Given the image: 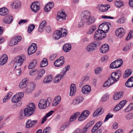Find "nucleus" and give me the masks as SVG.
<instances>
[{
	"mask_svg": "<svg viewBox=\"0 0 133 133\" xmlns=\"http://www.w3.org/2000/svg\"><path fill=\"white\" fill-rule=\"evenodd\" d=\"M121 75L120 71L117 72H114L111 74L110 76L109 77L107 81H106L103 85V87H109L111 85L113 84L117 81H118Z\"/></svg>",
	"mask_w": 133,
	"mask_h": 133,
	"instance_id": "1",
	"label": "nucleus"
},
{
	"mask_svg": "<svg viewBox=\"0 0 133 133\" xmlns=\"http://www.w3.org/2000/svg\"><path fill=\"white\" fill-rule=\"evenodd\" d=\"M81 16L82 21L83 20L87 25H90L95 21L94 18L91 16L90 12L88 11L83 12Z\"/></svg>",
	"mask_w": 133,
	"mask_h": 133,
	"instance_id": "2",
	"label": "nucleus"
},
{
	"mask_svg": "<svg viewBox=\"0 0 133 133\" xmlns=\"http://www.w3.org/2000/svg\"><path fill=\"white\" fill-rule=\"evenodd\" d=\"M51 98L49 97L46 99H41L38 104V107L40 109H44L48 107L51 102Z\"/></svg>",
	"mask_w": 133,
	"mask_h": 133,
	"instance_id": "3",
	"label": "nucleus"
},
{
	"mask_svg": "<svg viewBox=\"0 0 133 133\" xmlns=\"http://www.w3.org/2000/svg\"><path fill=\"white\" fill-rule=\"evenodd\" d=\"M35 108V104L33 103H30L27 107L25 108L24 110L26 112V115H28V116H29L34 113Z\"/></svg>",
	"mask_w": 133,
	"mask_h": 133,
	"instance_id": "4",
	"label": "nucleus"
},
{
	"mask_svg": "<svg viewBox=\"0 0 133 133\" xmlns=\"http://www.w3.org/2000/svg\"><path fill=\"white\" fill-rule=\"evenodd\" d=\"M106 36V34H105V32H103V31L98 29L95 32L94 38L95 40H99L104 38Z\"/></svg>",
	"mask_w": 133,
	"mask_h": 133,
	"instance_id": "5",
	"label": "nucleus"
},
{
	"mask_svg": "<svg viewBox=\"0 0 133 133\" xmlns=\"http://www.w3.org/2000/svg\"><path fill=\"white\" fill-rule=\"evenodd\" d=\"M111 24L108 22H104L100 24L98 27V29L103 31L105 33L108 32L109 29V28L111 26Z\"/></svg>",
	"mask_w": 133,
	"mask_h": 133,
	"instance_id": "6",
	"label": "nucleus"
},
{
	"mask_svg": "<svg viewBox=\"0 0 133 133\" xmlns=\"http://www.w3.org/2000/svg\"><path fill=\"white\" fill-rule=\"evenodd\" d=\"M23 96L24 94L23 92H21L17 93L12 97V102L14 103L18 102L20 101Z\"/></svg>",
	"mask_w": 133,
	"mask_h": 133,
	"instance_id": "7",
	"label": "nucleus"
},
{
	"mask_svg": "<svg viewBox=\"0 0 133 133\" xmlns=\"http://www.w3.org/2000/svg\"><path fill=\"white\" fill-rule=\"evenodd\" d=\"M123 62L121 59H119L118 60H115L111 63L110 66L111 68H117L120 67L122 64Z\"/></svg>",
	"mask_w": 133,
	"mask_h": 133,
	"instance_id": "8",
	"label": "nucleus"
},
{
	"mask_svg": "<svg viewBox=\"0 0 133 133\" xmlns=\"http://www.w3.org/2000/svg\"><path fill=\"white\" fill-rule=\"evenodd\" d=\"M97 46L95 42L91 43L86 46V50L88 52H92L96 49Z\"/></svg>",
	"mask_w": 133,
	"mask_h": 133,
	"instance_id": "9",
	"label": "nucleus"
},
{
	"mask_svg": "<svg viewBox=\"0 0 133 133\" xmlns=\"http://www.w3.org/2000/svg\"><path fill=\"white\" fill-rule=\"evenodd\" d=\"M67 16V15L65 12L62 11H59L57 14L56 19L57 21H62L65 20Z\"/></svg>",
	"mask_w": 133,
	"mask_h": 133,
	"instance_id": "10",
	"label": "nucleus"
},
{
	"mask_svg": "<svg viewBox=\"0 0 133 133\" xmlns=\"http://www.w3.org/2000/svg\"><path fill=\"white\" fill-rule=\"evenodd\" d=\"M116 35L119 38H121L124 36L125 34V30L123 28H120L115 31Z\"/></svg>",
	"mask_w": 133,
	"mask_h": 133,
	"instance_id": "11",
	"label": "nucleus"
},
{
	"mask_svg": "<svg viewBox=\"0 0 133 133\" xmlns=\"http://www.w3.org/2000/svg\"><path fill=\"white\" fill-rule=\"evenodd\" d=\"M64 57L62 56L54 62V64L55 66L59 67L61 66L64 63Z\"/></svg>",
	"mask_w": 133,
	"mask_h": 133,
	"instance_id": "12",
	"label": "nucleus"
},
{
	"mask_svg": "<svg viewBox=\"0 0 133 133\" xmlns=\"http://www.w3.org/2000/svg\"><path fill=\"white\" fill-rule=\"evenodd\" d=\"M83 99V97L81 96L78 97L72 101L71 104L74 106H77L82 103Z\"/></svg>",
	"mask_w": 133,
	"mask_h": 133,
	"instance_id": "13",
	"label": "nucleus"
},
{
	"mask_svg": "<svg viewBox=\"0 0 133 133\" xmlns=\"http://www.w3.org/2000/svg\"><path fill=\"white\" fill-rule=\"evenodd\" d=\"M15 59L17 66H20L22 64L23 61L25 59V57L23 55L18 56L16 57Z\"/></svg>",
	"mask_w": 133,
	"mask_h": 133,
	"instance_id": "14",
	"label": "nucleus"
},
{
	"mask_svg": "<svg viewBox=\"0 0 133 133\" xmlns=\"http://www.w3.org/2000/svg\"><path fill=\"white\" fill-rule=\"evenodd\" d=\"M37 49V46L35 44L32 43L29 48L28 51L29 55H30L34 53Z\"/></svg>",
	"mask_w": 133,
	"mask_h": 133,
	"instance_id": "15",
	"label": "nucleus"
},
{
	"mask_svg": "<svg viewBox=\"0 0 133 133\" xmlns=\"http://www.w3.org/2000/svg\"><path fill=\"white\" fill-rule=\"evenodd\" d=\"M37 122V120H31L29 119L26 123L25 127L27 128H29L33 127Z\"/></svg>",
	"mask_w": 133,
	"mask_h": 133,
	"instance_id": "16",
	"label": "nucleus"
},
{
	"mask_svg": "<svg viewBox=\"0 0 133 133\" xmlns=\"http://www.w3.org/2000/svg\"><path fill=\"white\" fill-rule=\"evenodd\" d=\"M91 87L88 85H86L83 86L81 89L82 93L84 94H88L91 90Z\"/></svg>",
	"mask_w": 133,
	"mask_h": 133,
	"instance_id": "17",
	"label": "nucleus"
},
{
	"mask_svg": "<svg viewBox=\"0 0 133 133\" xmlns=\"http://www.w3.org/2000/svg\"><path fill=\"white\" fill-rule=\"evenodd\" d=\"M127 101L125 100H123L120 102L114 108V111H116L120 110L126 104Z\"/></svg>",
	"mask_w": 133,
	"mask_h": 133,
	"instance_id": "18",
	"label": "nucleus"
},
{
	"mask_svg": "<svg viewBox=\"0 0 133 133\" xmlns=\"http://www.w3.org/2000/svg\"><path fill=\"white\" fill-rule=\"evenodd\" d=\"M110 7L109 5H99L97 7V9L100 11L102 12H105L107 11Z\"/></svg>",
	"mask_w": 133,
	"mask_h": 133,
	"instance_id": "19",
	"label": "nucleus"
},
{
	"mask_svg": "<svg viewBox=\"0 0 133 133\" xmlns=\"http://www.w3.org/2000/svg\"><path fill=\"white\" fill-rule=\"evenodd\" d=\"M38 5V2H34L32 3L31 5V8L32 10L35 12H37L40 9V7Z\"/></svg>",
	"mask_w": 133,
	"mask_h": 133,
	"instance_id": "20",
	"label": "nucleus"
},
{
	"mask_svg": "<svg viewBox=\"0 0 133 133\" xmlns=\"http://www.w3.org/2000/svg\"><path fill=\"white\" fill-rule=\"evenodd\" d=\"M76 91V85L74 84H72L70 86L69 95L72 96L74 95Z\"/></svg>",
	"mask_w": 133,
	"mask_h": 133,
	"instance_id": "21",
	"label": "nucleus"
},
{
	"mask_svg": "<svg viewBox=\"0 0 133 133\" xmlns=\"http://www.w3.org/2000/svg\"><path fill=\"white\" fill-rule=\"evenodd\" d=\"M109 48V46L107 44H104L100 48V51L102 53H105L108 51Z\"/></svg>",
	"mask_w": 133,
	"mask_h": 133,
	"instance_id": "22",
	"label": "nucleus"
},
{
	"mask_svg": "<svg viewBox=\"0 0 133 133\" xmlns=\"http://www.w3.org/2000/svg\"><path fill=\"white\" fill-rule=\"evenodd\" d=\"M54 6L53 2H51L48 3L46 5L44 8L45 11L46 12H49Z\"/></svg>",
	"mask_w": 133,
	"mask_h": 133,
	"instance_id": "23",
	"label": "nucleus"
},
{
	"mask_svg": "<svg viewBox=\"0 0 133 133\" xmlns=\"http://www.w3.org/2000/svg\"><path fill=\"white\" fill-rule=\"evenodd\" d=\"M13 18L12 17L11 15L7 16L3 19V21L6 24H10L12 22Z\"/></svg>",
	"mask_w": 133,
	"mask_h": 133,
	"instance_id": "24",
	"label": "nucleus"
},
{
	"mask_svg": "<svg viewBox=\"0 0 133 133\" xmlns=\"http://www.w3.org/2000/svg\"><path fill=\"white\" fill-rule=\"evenodd\" d=\"M8 57L6 54L3 55L0 58V65H3L6 63Z\"/></svg>",
	"mask_w": 133,
	"mask_h": 133,
	"instance_id": "25",
	"label": "nucleus"
},
{
	"mask_svg": "<svg viewBox=\"0 0 133 133\" xmlns=\"http://www.w3.org/2000/svg\"><path fill=\"white\" fill-rule=\"evenodd\" d=\"M28 83V81L27 79H24L20 83L19 86L21 89H23L26 87Z\"/></svg>",
	"mask_w": 133,
	"mask_h": 133,
	"instance_id": "26",
	"label": "nucleus"
},
{
	"mask_svg": "<svg viewBox=\"0 0 133 133\" xmlns=\"http://www.w3.org/2000/svg\"><path fill=\"white\" fill-rule=\"evenodd\" d=\"M71 48V44L69 43L65 44L63 46V50L64 51L67 52H69Z\"/></svg>",
	"mask_w": 133,
	"mask_h": 133,
	"instance_id": "27",
	"label": "nucleus"
},
{
	"mask_svg": "<svg viewBox=\"0 0 133 133\" xmlns=\"http://www.w3.org/2000/svg\"><path fill=\"white\" fill-rule=\"evenodd\" d=\"M21 3L19 1H15L11 4V6L13 8L16 9L20 7Z\"/></svg>",
	"mask_w": 133,
	"mask_h": 133,
	"instance_id": "28",
	"label": "nucleus"
},
{
	"mask_svg": "<svg viewBox=\"0 0 133 133\" xmlns=\"http://www.w3.org/2000/svg\"><path fill=\"white\" fill-rule=\"evenodd\" d=\"M132 70L130 69H127L124 72L123 77L124 78H126L129 77L132 73Z\"/></svg>",
	"mask_w": 133,
	"mask_h": 133,
	"instance_id": "29",
	"label": "nucleus"
},
{
	"mask_svg": "<svg viewBox=\"0 0 133 133\" xmlns=\"http://www.w3.org/2000/svg\"><path fill=\"white\" fill-rule=\"evenodd\" d=\"M123 93L122 92H119L117 93H115L113 98L115 100H117L123 96Z\"/></svg>",
	"mask_w": 133,
	"mask_h": 133,
	"instance_id": "30",
	"label": "nucleus"
},
{
	"mask_svg": "<svg viewBox=\"0 0 133 133\" xmlns=\"http://www.w3.org/2000/svg\"><path fill=\"white\" fill-rule=\"evenodd\" d=\"M53 77L52 75H48L44 79L43 83H49L51 82L52 80Z\"/></svg>",
	"mask_w": 133,
	"mask_h": 133,
	"instance_id": "31",
	"label": "nucleus"
},
{
	"mask_svg": "<svg viewBox=\"0 0 133 133\" xmlns=\"http://www.w3.org/2000/svg\"><path fill=\"white\" fill-rule=\"evenodd\" d=\"M63 76L64 75L62 74L57 75L54 78V82L55 83H58L63 77Z\"/></svg>",
	"mask_w": 133,
	"mask_h": 133,
	"instance_id": "32",
	"label": "nucleus"
},
{
	"mask_svg": "<svg viewBox=\"0 0 133 133\" xmlns=\"http://www.w3.org/2000/svg\"><path fill=\"white\" fill-rule=\"evenodd\" d=\"M61 100V98L60 96H56L55 98L54 101L52 103V105L56 106L59 103Z\"/></svg>",
	"mask_w": 133,
	"mask_h": 133,
	"instance_id": "33",
	"label": "nucleus"
},
{
	"mask_svg": "<svg viewBox=\"0 0 133 133\" xmlns=\"http://www.w3.org/2000/svg\"><path fill=\"white\" fill-rule=\"evenodd\" d=\"M62 36V33L60 30H57L56 31V33L54 35V37L56 40H58Z\"/></svg>",
	"mask_w": 133,
	"mask_h": 133,
	"instance_id": "34",
	"label": "nucleus"
},
{
	"mask_svg": "<svg viewBox=\"0 0 133 133\" xmlns=\"http://www.w3.org/2000/svg\"><path fill=\"white\" fill-rule=\"evenodd\" d=\"M46 23V21H44L40 24L38 29V31L39 32H42L43 31V28L45 26Z\"/></svg>",
	"mask_w": 133,
	"mask_h": 133,
	"instance_id": "35",
	"label": "nucleus"
},
{
	"mask_svg": "<svg viewBox=\"0 0 133 133\" xmlns=\"http://www.w3.org/2000/svg\"><path fill=\"white\" fill-rule=\"evenodd\" d=\"M125 119L127 121H129L133 119V113L130 112L127 114L125 116Z\"/></svg>",
	"mask_w": 133,
	"mask_h": 133,
	"instance_id": "36",
	"label": "nucleus"
},
{
	"mask_svg": "<svg viewBox=\"0 0 133 133\" xmlns=\"http://www.w3.org/2000/svg\"><path fill=\"white\" fill-rule=\"evenodd\" d=\"M8 13V10L5 8H2L0 9V15L2 16H4Z\"/></svg>",
	"mask_w": 133,
	"mask_h": 133,
	"instance_id": "37",
	"label": "nucleus"
},
{
	"mask_svg": "<svg viewBox=\"0 0 133 133\" xmlns=\"http://www.w3.org/2000/svg\"><path fill=\"white\" fill-rule=\"evenodd\" d=\"M45 72V70L44 69H41L38 71V75L36 77L35 79H38L41 78L42 76V75L44 74Z\"/></svg>",
	"mask_w": 133,
	"mask_h": 133,
	"instance_id": "38",
	"label": "nucleus"
},
{
	"mask_svg": "<svg viewBox=\"0 0 133 133\" xmlns=\"http://www.w3.org/2000/svg\"><path fill=\"white\" fill-rule=\"evenodd\" d=\"M88 124H87L84 128L83 132L82 130H80L79 129H77L74 133H86L88 129Z\"/></svg>",
	"mask_w": 133,
	"mask_h": 133,
	"instance_id": "39",
	"label": "nucleus"
},
{
	"mask_svg": "<svg viewBox=\"0 0 133 133\" xmlns=\"http://www.w3.org/2000/svg\"><path fill=\"white\" fill-rule=\"evenodd\" d=\"M102 109L101 108L97 109L94 112L93 116L95 117L101 114L103 112L102 110Z\"/></svg>",
	"mask_w": 133,
	"mask_h": 133,
	"instance_id": "40",
	"label": "nucleus"
},
{
	"mask_svg": "<svg viewBox=\"0 0 133 133\" xmlns=\"http://www.w3.org/2000/svg\"><path fill=\"white\" fill-rule=\"evenodd\" d=\"M79 112H77L73 114L71 116L70 119V120L71 122H72L75 120L78 117V115L80 114Z\"/></svg>",
	"mask_w": 133,
	"mask_h": 133,
	"instance_id": "41",
	"label": "nucleus"
},
{
	"mask_svg": "<svg viewBox=\"0 0 133 133\" xmlns=\"http://www.w3.org/2000/svg\"><path fill=\"white\" fill-rule=\"evenodd\" d=\"M26 116H28V115H26L24 109L22 110L20 113L19 118L20 119H23Z\"/></svg>",
	"mask_w": 133,
	"mask_h": 133,
	"instance_id": "42",
	"label": "nucleus"
},
{
	"mask_svg": "<svg viewBox=\"0 0 133 133\" xmlns=\"http://www.w3.org/2000/svg\"><path fill=\"white\" fill-rule=\"evenodd\" d=\"M35 84L34 83H31L30 84V87L27 90L28 92H31L35 88Z\"/></svg>",
	"mask_w": 133,
	"mask_h": 133,
	"instance_id": "43",
	"label": "nucleus"
},
{
	"mask_svg": "<svg viewBox=\"0 0 133 133\" xmlns=\"http://www.w3.org/2000/svg\"><path fill=\"white\" fill-rule=\"evenodd\" d=\"M38 71L37 69H32L29 72L30 75L31 76H34L36 75H38Z\"/></svg>",
	"mask_w": 133,
	"mask_h": 133,
	"instance_id": "44",
	"label": "nucleus"
},
{
	"mask_svg": "<svg viewBox=\"0 0 133 133\" xmlns=\"http://www.w3.org/2000/svg\"><path fill=\"white\" fill-rule=\"evenodd\" d=\"M37 64V61L35 60H34L30 63L29 65L28 68L29 69H31L34 68Z\"/></svg>",
	"mask_w": 133,
	"mask_h": 133,
	"instance_id": "45",
	"label": "nucleus"
},
{
	"mask_svg": "<svg viewBox=\"0 0 133 133\" xmlns=\"http://www.w3.org/2000/svg\"><path fill=\"white\" fill-rule=\"evenodd\" d=\"M47 59L46 58H44L42 61L40 65V67H43L47 65Z\"/></svg>",
	"mask_w": 133,
	"mask_h": 133,
	"instance_id": "46",
	"label": "nucleus"
},
{
	"mask_svg": "<svg viewBox=\"0 0 133 133\" xmlns=\"http://www.w3.org/2000/svg\"><path fill=\"white\" fill-rule=\"evenodd\" d=\"M133 37V31H130L128 35L126 37V40L128 41Z\"/></svg>",
	"mask_w": 133,
	"mask_h": 133,
	"instance_id": "47",
	"label": "nucleus"
},
{
	"mask_svg": "<svg viewBox=\"0 0 133 133\" xmlns=\"http://www.w3.org/2000/svg\"><path fill=\"white\" fill-rule=\"evenodd\" d=\"M35 28V25L32 24L29 25L28 27V31L29 33H30Z\"/></svg>",
	"mask_w": 133,
	"mask_h": 133,
	"instance_id": "48",
	"label": "nucleus"
},
{
	"mask_svg": "<svg viewBox=\"0 0 133 133\" xmlns=\"http://www.w3.org/2000/svg\"><path fill=\"white\" fill-rule=\"evenodd\" d=\"M125 85L127 87L129 88L133 87V83L130 81H129L128 79L126 82Z\"/></svg>",
	"mask_w": 133,
	"mask_h": 133,
	"instance_id": "49",
	"label": "nucleus"
},
{
	"mask_svg": "<svg viewBox=\"0 0 133 133\" xmlns=\"http://www.w3.org/2000/svg\"><path fill=\"white\" fill-rule=\"evenodd\" d=\"M131 46V44L129 43L127 44L126 45L124 48L123 49V50L125 51H127L129 49H130Z\"/></svg>",
	"mask_w": 133,
	"mask_h": 133,
	"instance_id": "50",
	"label": "nucleus"
},
{
	"mask_svg": "<svg viewBox=\"0 0 133 133\" xmlns=\"http://www.w3.org/2000/svg\"><path fill=\"white\" fill-rule=\"evenodd\" d=\"M51 131L50 128L49 127H47L44 129L43 133H50Z\"/></svg>",
	"mask_w": 133,
	"mask_h": 133,
	"instance_id": "51",
	"label": "nucleus"
},
{
	"mask_svg": "<svg viewBox=\"0 0 133 133\" xmlns=\"http://www.w3.org/2000/svg\"><path fill=\"white\" fill-rule=\"evenodd\" d=\"M115 3L116 6L118 8L120 7L123 5L122 2L120 1H116L115 2Z\"/></svg>",
	"mask_w": 133,
	"mask_h": 133,
	"instance_id": "52",
	"label": "nucleus"
},
{
	"mask_svg": "<svg viewBox=\"0 0 133 133\" xmlns=\"http://www.w3.org/2000/svg\"><path fill=\"white\" fill-rule=\"evenodd\" d=\"M113 115L111 113H109L105 117L104 121L105 122L107 121L109 118L112 117Z\"/></svg>",
	"mask_w": 133,
	"mask_h": 133,
	"instance_id": "53",
	"label": "nucleus"
},
{
	"mask_svg": "<svg viewBox=\"0 0 133 133\" xmlns=\"http://www.w3.org/2000/svg\"><path fill=\"white\" fill-rule=\"evenodd\" d=\"M96 27L94 25L92 26L90 28L89 31L88 32V33L89 34H91L94 32L96 29Z\"/></svg>",
	"mask_w": 133,
	"mask_h": 133,
	"instance_id": "54",
	"label": "nucleus"
},
{
	"mask_svg": "<svg viewBox=\"0 0 133 133\" xmlns=\"http://www.w3.org/2000/svg\"><path fill=\"white\" fill-rule=\"evenodd\" d=\"M10 42L11 44L10 45L11 46L14 45L18 43L17 41L15 38H13L11 40Z\"/></svg>",
	"mask_w": 133,
	"mask_h": 133,
	"instance_id": "55",
	"label": "nucleus"
},
{
	"mask_svg": "<svg viewBox=\"0 0 133 133\" xmlns=\"http://www.w3.org/2000/svg\"><path fill=\"white\" fill-rule=\"evenodd\" d=\"M86 118H87L82 113L81 115L79 117L78 120L79 121H81L84 120V119H86Z\"/></svg>",
	"mask_w": 133,
	"mask_h": 133,
	"instance_id": "56",
	"label": "nucleus"
},
{
	"mask_svg": "<svg viewBox=\"0 0 133 133\" xmlns=\"http://www.w3.org/2000/svg\"><path fill=\"white\" fill-rule=\"evenodd\" d=\"M79 24H78V27L79 28H80L82 27H83L84 25V23H85V22L83 20L82 21V19H81L80 22H79Z\"/></svg>",
	"mask_w": 133,
	"mask_h": 133,
	"instance_id": "57",
	"label": "nucleus"
},
{
	"mask_svg": "<svg viewBox=\"0 0 133 133\" xmlns=\"http://www.w3.org/2000/svg\"><path fill=\"white\" fill-rule=\"evenodd\" d=\"M89 112L88 110H85L83 111L82 114L87 118L89 115Z\"/></svg>",
	"mask_w": 133,
	"mask_h": 133,
	"instance_id": "58",
	"label": "nucleus"
},
{
	"mask_svg": "<svg viewBox=\"0 0 133 133\" xmlns=\"http://www.w3.org/2000/svg\"><path fill=\"white\" fill-rule=\"evenodd\" d=\"M27 20H25L24 19H21L18 22V24L19 25L21 24H23L26 23L27 21Z\"/></svg>",
	"mask_w": 133,
	"mask_h": 133,
	"instance_id": "59",
	"label": "nucleus"
},
{
	"mask_svg": "<svg viewBox=\"0 0 133 133\" xmlns=\"http://www.w3.org/2000/svg\"><path fill=\"white\" fill-rule=\"evenodd\" d=\"M102 70V69L101 68H97L95 70V74H98L101 72Z\"/></svg>",
	"mask_w": 133,
	"mask_h": 133,
	"instance_id": "60",
	"label": "nucleus"
},
{
	"mask_svg": "<svg viewBox=\"0 0 133 133\" xmlns=\"http://www.w3.org/2000/svg\"><path fill=\"white\" fill-rule=\"evenodd\" d=\"M89 77L88 76H85L83 78L82 81L83 82H87L89 79Z\"/></svg>",
	"mask_w": 133,
	"mask_h": 133,
	"instance_id": "61",
	"label": "nucleus"
},
{
	"mask_svg": "<svg viewBox=\"0 0 133 133\" xmlns=\"http://www.w3.org/2000/svg\"><path fill=\"white\" fill-rule=\"evenodd\" d=\"M109 95H106L103 96L102 98V101H105L109 98Z\"/></svg>",
	"mask_w": 133,
	"mask_h": 133,
	"instance_id": "62",
	"label": "nucleus"
},
{
	"mask_svg": "<svg viewBox=\"0 0 133 133\" xmlns=\"http://www.w3.org/2000/svg\"><path fill=\"white\" fill-rule=\"evenodd\" d=\"M70 68V66L69 65H67L65 67V71H64L63 72L62 74L63 75H65L67 71L68 70H69Z\"/></svg>",
	"mask_w": 133,
	"mask_h": 133,
	"instance_id": "63",
	"label": "nucleus"
},
{
	"mask_svg": "<svg viewBox=\"0 0 133 133\" xmlns=\"http://www.w3.org/2000/svg\"><path fill=\"white\" fill-rule=\"evenodd\" d=\"M132 110L130 108V106L129 105L124 110V111L125 112H128Z\"/></svg>",
	"mask_w": 133,
	"mask_h": 133,
	"instance_id": "64",
	"label": "nucleus"
}]
</instances>
